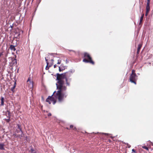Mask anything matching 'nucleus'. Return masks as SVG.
I'll return each instance as SVG.
<instances>
[{"label": "nucleus", "mask_w": 153, "mask_h": 153, "mask_svg": "<svg viewBox=\"0 0 153 153\" xmlns=\"http://www.w3.org/2000/svg\"><path fill=\"white\" fill-rule=\"evenodd\" d=\"M73 125H71V126H70V128H73Z\"/></svg>", "instance_id": "nucleus-27"}, {"label": "nucleus", "mask_w": 153, "mask_h": 153, "mask_svg": "<svg viewBox=\"0 0 153 153\" xmlns=\"http://www.w3.org/2000/svg\"><path fill=\"white\" fill-rule=\"evenodd\" d=\"M141 47H142V45L141 44H139L138 45V49H137L138 53V52L140 50Z\"/></svg>", "instance_id": "nucleus-11"}, {"label": "nucleus", "mask_w": 153, "mask_h": 153, "mask_svg": "<svg viewBox=\"0 0 153 153\" xmlns=\"http://www.w3.org/2000/svg\"><path fill=\"white\" fill-rule=\"evenodd\" d=\"M148 13H149V12H147V11H146V14H145L146 16H147V15L148 14Z\"/></svg>", "instance_id": "nucleus-26"}, {"label": "nucleus", "mask_w": 153, "mask_h": 153, "mask_svg": "<svg viewBox=\"0 0 153 153\" xmlns=\"http://www.w3.org/2000/svg\"><path fill=\"white\" fill-rule=\"evenodd\" d=\"M4 98L3 97H1V105H3L4 104Z\"/></svg>", "instance_id": "nucleus-10"}, {"label": "nucleus", "mask_w": 153, "mask_h": 153, "mask_svg": "<svg viewBox=\"0 0 153 153\" xmlns=\"http://www.w3.org/2000/svg\"><path fill=\"white\" fill-rule=\"evenodd\" d=\"M84 57L86 58L83 59V61L85 62H89L92 64H94V62L91 59V57L90 56L89 54L85 53H84Z\"/></svg>", "instance_id": "nucleus-3"}, {"label": "nucleus", "mask_w": 153, "mask_h": 153, "mask_svg": "<svg viewBox=\"0 0 153 153\" xmlns=\"http://www.w3.org/2000/svg\"><path fill=\"white\" fill-rule=\"evenodd\" d=\"M132 152H135V151L134 149H132Z\"/></svg>", "instance_id": "nucleus-29"}, {"label": "nucleus", "mask_w": 153, "mask_h": 153, "mask_svg": "<svg viewBox=\"0 0 153 153\" xmlns=\"http://www.w3.org/2000/svg\"><path fill=\"white\" fill-rule=\"evenodd\" d=\"M57 93V92H56V91H55L53 93V95H54L53 97H52V96H49L46 99V102H48L49 104H51V103H52L54 105L55 104L56 102V99H58V101L59 102H62L64 100V99L65 97H64L63 100L61 101H59L58 98H57L56 97H55V95Z\"/></svg>", "instance_id": "nucleus-2"}, {"label": "nucleus", "mask_w": 153, "mask_h": 153, "mask_svg": "<svg viewBox=\"0 0 153 153\" xmlns=\"http://www.w3.org/2000/svg\"><path fill=\"white\" fill-rule=\"evenodd\" d=\"M127 146L128 148H130L131 146L128 145V144H127Z\"/></svg>", "instance_id": "nucleus-28"}, {"label": "nucleus", "mask_w": 153, "mask_h": 153, "mask_svg": "<svg viewBox=\"0 0 153 153\" xmlns=\"http://www.w3.org/2000/svg\"><path fill=\"white\" fill-rule=\"evenodd\" d=\"M4 144L2 143H0V149L1 150L4 149Z\"/></svg>", "instance_id": "nucleus-8"}, {"label": "nucleus", "mask_w": 153, "mask_h": 153, "mask_svg": "<svg viewBox=\"0 0 153 153\" xmlns=\"http://www.w3.org/2000/svg\"><path fill=\"white\" fill-rule=\"evenodd\" d=\"M45 61L47 64V66H48V59H46V58H45Z\"/></svg>", "instance_id": "nucleus-21"}, {"label": "nucleus", "mask_w": 153, "mask_h": 153, "mask_svg": "<svg viewBox=\"0 0 153 153\" xmlns=\"http://www.w3.org/2000/svg\"><path fill=\"white\" fill-rule=\"evenodd\" d=\"M27 85L28 87L32 89L33 88V82L31 77H29L27 81Z\"/></svg>", "instance_id": "nucleus-5"}, {"label": "nucleus", "mask_w": 153, "mask_h": 153, "mask_svg": "<svg viewBox=\"0 0 153 153\" xmlns=\"http://www.w3.org/2000/svg\"><path fill=\"white\" fill-rule=\"evenodd\" d=\"M24 136V134L22 132H22H21V135L19 134L18 137H19L20 138H21V137H23Z\"/></svg>", "instance_id": "nucleus-12"}, {"label": "nucleus", "mask_w": 153, "mask_h": 153, "mask_svg": "<svg viewBox=\"0 0 153 153\" xmlns=\"http://www.w3.org/2000/svg\"><path fill=\"white\" fill-rule=\"evenodd\" d=\"M144 16V14H143L142 16L141 17L140 19V23H141L143 19V18Z\"/></svg>", "instance_id": "nucleus-13"}, {"label": "nucleus", "mask_w": 153, "mask_h": 153, "mask_svg": "<svg viewBox=\"0 0 153 153\" xmlns=\"http://www.w3.org/2000/svg\"><path fill=\"white\" fill-rule=\"evenodd\" d=\"M51 113H49V114H48V116H51Z\"/></svg>", "instance_id": "nucleus-23"}, {"label": "nucleus", "mask_w": 153, "mask_h": 153, "mask_svg": "<svg viewBox=\"0 0 153 153\" xmlns=\"http://www.w3.org/2000/svg\"><path fill=\"white\" fill-rule=\"evenodd\" d=\"M10 48L13 51H15L16 50V49L15 48V46L13 45H11L10 46Z\"/></svg>", "instance_id": "nucleus-9"}, {"label": "nucleus", "mask_w": 153, "mask_h": 153, "mask_svg": "<svg viewBox=\"0 0 153 153\" xmlns=\"http://www.w3.org/2000/svg\"><path fill=\"white\" fill-rule=\"evenodd\" d=\"M15 84H16V83L15 82L14 86L13 87L11 88V90L12 91H13V90L16 87Z\"/></svg>", "instance_id": "nucleus-15"}, {"label": "nucleus", "mask_w": 153, "mask_h": 153, "mask_svg": "<svg viewBox=\"0 0 153 153\" xmlns=\"http://www.w3.org/2000/svg\"><path fill=\"white\" fill-rule=\"evenodd\" d=\"M72 75V73L71 72H68L60 74L57 77L58 82L56 85L58 91H57L55 97L58 98L59 101H62L64 97H66L67 96L66 93H63L67 89L66 87L64 85V82L63 79H65L67 85L69 86L70 84L69 81L71 80V79L70 77Z\"/></svg>", "instance_id": "nucleus-1"}, {"label": "nucleus", "mask_w": 153, "mask_h": 153, "mask_svg": "<svg viewBox=\"0 0 153 153\" xmlns=\"http://www.w3.org/2000/svg\"><path fill=\"white\" fill-rule=\"evenodd\" d=\"M51 61H52V62L53 63V62L54 61V60L53 59H51Z\"/></svg>", "instance_id": "nucleus-30"}, {"label": "nucleus", "mask_w": 153, "mask_h": 153, "mask_svg": "<svg viewBox=\"0 0 153 153\" xmlns=\"http://www.w3.org/2000/svg\"><path fill=\"white\" fill-rule=\"evenodd\" d=\"M6 114L8 118V119L7 120V121L8 122L10 120V112L9 111H7L6 112Z\"/></svg>", "instance_id": "nucleus-6"}, {"label": "nucleus", "mask_w": 153, "mask_h": 153, "mask_svg": "<svg viewBox=\"0 0 153 153\" xmlns=\"http://www.w3.org/2000/svg\"><path fill=\"white\" fill-rule=\"evenodd\" d=\"M61 59H59L58 60V62H57V64H61Z\"/></svg>", "instance_id": "nucleus-16"}, {"label": "nucleus", "mask_w": 153, "mask_h": 153, "mask_svg": "<svg viewBox=\"0 0 153 153\" xmlns=\"http://www.w3.org/2000/svg\"><path fill=\"white\" fill-rule=\"evenodd\" d=\"M56 66H57V65H56V64L54 65V68H56Z\"/></svg>", "instance_id": "nucleus-25"}, {"label": "nucleus", "mask_w": 153, "mask_h": 153, "mask_svg": "<svg viewBox=\"0 0 153 153\" xmlns=\"http://www.w3.org/2000/svg\"><path fill=\"white\" fill-rule=\"evenodd\" d=\"M12 61L13 62V64H15V63L16 64L17 62H16V59H12Z\"/></svg>", "instance_id": "nucleus-14"}, {"label": "nucleus", "mask_w": 153, "mask_h": 153, "mask_svg": "<svg viewBox=\"0 0 153 153\" xmlns=\"http://www.w3.org/2000/svg\"><path fill=\"white\" fill-rule=\"evenodd\" d=\"M30 151L31 152V153H33L34 152H35L33 150V149L32 148L31 149H30Z\"/></svg>", "instance_id": "nucleus-19"}, {"label": "nucleus", "mask_w": 153, "mask_h": 153, "mask_svg": "<svg viewBox=\"0 0 153 153\" xmlns=\"http://www.w3.org/2000/svg\"><path fill=\"white\" fill-rule=\"evenodd\" d=\"M149 10H150L149 5L147 4V6L146 7V11H147V12H149Z\"/></svg>", "instance_id": "nucleus-7"}, {"label": "nucleus", "mask_w": 153, "mask_h": 153, "mask_svg": "<svg viewBox=\"0 0 153 153\" xmlns=\"http://www.w3.org/2000/svg\"><path fill=\"white\" fill-rule=\"evenodd\" d=\"M104 134H105V135H108V134L107 133H104Z\"/></svg>", "instance_id": "nucleus-31"}, {"label": "nucleus", "mask_w": 153, "mask_h": 153, "mask_svg": "<svg viewBox=\"0 0 153 153\" xmlns=\"http://www.w3.org/2000/svg\"><path fill=\"white\" fill-rule=\"evenodd\" d=\"M17 126H18V128H19L20 130L21 131V132H22V129H21V128L20 126L18 124L17 125Z\"/></svg>", "instance_id": "nucleus-18"}, {"label": "nucleus", "mask_w": 153, "mask_h": 153, "mask_svg": "<svg viewBox=\"0 0 153 153\" xmlns=\"http://www.w3.org/2000/svg\"><path fill=\"white\" fill-rule=\"evenodd\" d=\"M62 65H61V67H60L59 66V71H61V68L62 69V70H63V69H64L65 68H64V69H63V68H62Z\"/></svg>", "instance_id": "nucleus-17"}, {"label": "nucleus", "mask_w": 153, "mask_h": 153, "mask_svg": "<svg viewBox=\"0 0 153 153\" xmlns=\"http://www.w3.org/2000/svg\"><path fill=\"white\" fill-rule=\"evenodd\" d=\"M137 80L136 78V75L135 74H132L130 78V81L132 83H134L135 84H136L135 81Z\"/></svg>", "instance_id": "nucleus-4"}, {"label": "nucleus", "mask_w": 153, "mask_h": 153, "mask_svg": "<svg viewBox=\"0 0 153 153\" xmlns=\"http://www.w3.org/2000/svg\"><path fill=\"white\" fill-rule=\"evenodd\" d=\"M150 0H147V4L149 5Z\"/></svg>", "instance_id": "nucleus-22"}, {"label": "nucleus", "mask_w": 153, "mask_h": 153, "mask_svg": "<svg viewBox=\"0 0 153 153\" xmlns=\"http://www.w3.org/2000/svg\"><path fill=\"white\" fill-rule=\"evenodd\" d=\"M53 65V63L52 64H51V65H49V67H51V65Z\"/></svg>", "instance_id": "nucleus-32"}, {"label": "nucleus", "mask_w": 153, "mask_h": 153, "mask_svg": "<svg viewBox=\"0 0 153 153\" xmlns=\"http://www.w3.org/2000/svg\"><path fill=\"white\" fill-rule=\"evenodd\" d=\"M36 153V152H33V153Z\"/></svg>", "instance_id": "nucleus-33"}, {"label": "nucleus", "mask_w": 153, "mask_h": 153, "mask_svg": "<svg viewBox=\"0 0 153 153\" xmlns=\"http://www.w3.org/2000/svg\"><path fill=\"white\" fill-rule=\"evenodd\" d=\"M143 148L144 149H145L146 150H148V149L146 146H143Z\"/></svg>", "instance_id": "nucleus-20"}, {"label": "nucleus", "mask_w": 153, "mask_h": 153, "mask_svg": "<svg viewBox=\"0 0 153 153\" xmlns=\"http://www.w3.org/2000/svg\"><path fill=\"white\" fill-rule=\"evenodd\" d=\"M134 72H135L134 71V70H133L132 71V74H135V73H134Z\"/></svg>", "instance_id": "nucleus-24"}]
</instances>
